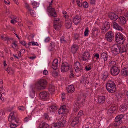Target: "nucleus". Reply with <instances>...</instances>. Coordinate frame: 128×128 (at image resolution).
Returning <instances> with one entry per match:
<instances>
[{
	"instance_id": "f257e3e1",
	"label": "nucleus",
	"mask_w": 128,
	"mask_h": 128,
	"mask_svg": "<svg viewBox=\"0 0 128 128\" xmlns=\"http://www.w3.org/2000/svg\"><path fill=\"white\" fill-rule=\"evenodd\" d=\"M106 88L108 92L114 93L116 89V85L113 81L110 80L106 84Z\"/></svg>"
},
{
	"instance_id": "f03ea898",
	"label": "nucleus",
	"mask_w": 128,
	"mask_h": 128,
	"mask_svg": "<svg viewBox=\"0 0 128 128\" xmlns=\"http://www.w3.org/2000/svg\"><path fill=\"white\" fill-rule=\"evenodd\" d=\"M47 84L46 80L45 79H40L35 84L36 87L38 90L45 89Z\"/></svg>"
},
{
	"instance_id": "7ed1b4c3",
	"label": "nucleus",
	"mask_w": 128,
	"mask_h": 128,
	"mask_svg": "<svg viewBox=\"0 0 128 128\" xmlns=\"http://www.w3.org/2000/svg\"><path fill=\"white\" fill-rule=\"evenodd\" d=\"M115 41L118 44H122L124 43V37L122 34L118 33L116 34Z\"/></svg>"
},
{
	"instance_id": "20e7f679",
	"label": "nucleus",
	"mask_w": 128,
	"mask_h": 128,
	"mask_svg": "<svg viewBox=\"0 0 128 128\" xmlns=\"http://www.w3.org/2000/svg\"><path fill=\"white\" fill-rule=\"evenodd\" d=\"M70 68V65L68 63L66 62H62L61 66V71L62 72H67Z\"/></svg>"
},
{
	"instance_id": "39448f33",
	"label": "nucleus",
	"mask_w": 128,
	"mask_h": 128,
	"mask_svg": "<svg viewBox=\"0 0 128 128\" xmlns=\"http://www.w3.org/2000/svg\"><path fill=\"white\" fill-rule=\"evenodd\" d=\"M66 121L64 119L53 124L51 128H59L60 127H63L64 126Z\"/></svg>"
},
{
	"instance_id": "423d86ee",
	"label": "nucleus",
	"mask_w": 128,
	"mask_h": 128,
	"mask_svg": "<svg viewBox=\"0 0 128 128\" xmlns=\"http://www.w3.org/2000/svg\"><path fill=\"white\" fill-rule=\"evenodd\" d=\"M121 46L118 44H114L112 48L113 53L116 54H119L121 52Z\"/></svg>"
},
{
	"instance_id": "0eeeda50",
	"label": "nucleus",
	"mask_w": 128,
	"mask_h": 128,
	"mask_svg": "<svg viewBox=\"0 0 128 128\" xmlns=\"http://www.w3.org/2000/svg\"><path fill=\"white\" fill-rule=\"evenodd\" d=\"M111 74L114 76L118 75L120 71V68L117 66H113L112 67L110 70Z\"/></svg>"
},
{
	"instance_id": "6e6552de",
	"label": "nucleus",
	"mask_w": 128,
	"mask_h": 128,
	"mask_svg": "<svg viewBox=\"0 0 128 128\" xmlns=\"http://www.w3.org/2000/svg\"><path fill=\"white\" fill-rule=\"evenodd\" d=\"M124 115L120 114L116 116L114 119V122L119 123V124H121L122 122L124 119Z\"/></svg>"
},
{
	"instance_id": "1a4fd4ad",
	"label": "nucleus",
	"mask_w": 128,
	"mask_h": 128,
	"mask_svg": "<svg viewBox=\"0 0 128 128\" xmlns=\"http://www.w3.org/2000/svg\"><path fill=\"white\" fill-rule=\"evenodd\" d=\"M108 17L114 22L116 21L119 18L118 16L114 12L110 13L108 15Z\"/></svg>"
},
{
	"instance_id": "9d476101",
	"label": "nucleus",
	"mask_w": 128,
	"mask_h": 128,
	"mask_svg": "<svg viewBox=\"0 0 128 128\" xmlns=\"http://www.w3.org/2000/svg\"><path fill=\"white\" fill-rule=\"evenodd\" d=\"M81 118H78L76 116L73 119L71 122V125L74 127L76 126H78V124L80 122Z\"/></svg>"
},
{
	"instance_id": "9b49d317",
	"label": "nucleus",
	"mask_w": 128,
	"mask_h": 128,
	"mask_svg": "<svg viewBox=\"0 0 128 128\" xmlns=\"http://www.w3.org/2000/svg\"><path fill=\"white\" fill-rule=\"evenodd\" d=\"M106 38L108 41L111 42L114 37V33L112 32H109L106 34Z\"/></svg>"
},
{
	"instance_id": "f8f14e48",
	"label": "nucleus",
	"mask_w": 128,
	"mask_h": 128,
	"mask_svg": "<svg viewBox=\"0 0 128 128\" xmlns=\"http://www.w3.org/2000/svg\"><path fill=\"white\" fill-rule=\"evenodd\" d=\"M47 11L51 16H52L54 17H56L57 16V14L56 12L55 9L54 8H48Z\"/></svg>"
},
{
	"instance_id": "ddd939ff",
	"label": "nucleus",
	"mask_w": 128,
	"mask_h": 128,
	"mask_svg": "<svg viewBox=\"0 0 128 128\" xmlns=\"http://www.w3.org/2000/svg\"><path fill=\"white\" fill-rule=\"evenodd\" d=\"M58 64V60L57 59H54L52 62V68L54 70L57 69Z\"/></svg>"
},
{
	"instance_id": "4468645a",
	"label": "nucleus",
	"mask_w": 128,
	"mask_h": 128,
	"mask_svg": "<svg viewBox=\"0 0 128 128\" xmlns=\"http://www.w3.org/2000/svg\"><path fill=\"white\" fill-rule=\"evenodd\" d=\"M78 47L76 44H73L72 45L71 48V52L74 54L76 53L78 50Z\"/></svg>"
},
{
	"instance_id": "2eb2a0df",
	"label": "nucleus",
	"mask_w": 128,
	"mask_h": 128,
	"mask_svg": "<svg viewBox=\"0 0 128 128\" xmlns=\"http://www.w3.org/2000/svg\"><path fill=\"white\" fill-rule=\"evenodd\" d=\"M67 92L69 93H72L74 92L75 88L73 85H68L66 88Z\"/></svg>"
},
{
	"instance_id": "dca6fc26",
	"label": "nucleus",
	"mask_w": 128,
	"mask_h": 128,
	"mask_svg": "<svg viewBox=\"0 0 128 128\" xmlns=\"http://www.w3.org/2000/svg\"><path fill=\"white\" fill-rule=\"evenodd\" d=\"M10 116L11 118V120H14L16 122H18L17 120L18 118L16 116V113H14V112H11L10 114Z\"/></svg>"
},
{
	"instance_id": "f3484780",
	"label": "nucleus",
	"mask_w": 128,
	"mask_h": 128,
	"mask_svg": "<svg viewBox=\"0 0 128 128\" xmlns=\"http://www.w3.org/2000/svg\"><path fill=\"white\" fill-rule=\"evenodd\" d=\"M74 23L76 25H77L80 21V17L76 15L73 17Z\"/></svg>"
},
{
	"instance_id": "a211bd4d",
	"label": "nucleus",
	"mask_w": 128,
	"mask_h": 128,
	"mask_svg": "<svg viewBox=\"0 0 128 128\" xmlns=\"http://www.w3.org/2000/svg\"><path fill=\"white\" fill-rule=\"evenodd\" d=\"M113 27L116 30L120 31L123 30V28L118 24L116 22H114L113 23Z\"/></svg>"
},
{
	"instance_id": "6ab92c4d",
	"label": "nucleus",
	"mask_w": 128,
	"mask_h": 128,
	"mask_svg": "<svg viewBox=\"0 0 128 128\" xmlns=\"http://www.w3.org/2000/svg\"><path fill=\"white\" fill-rule=\"evenodd\" d=\"M80 102H77L75 103L74 106L73 111L74 112H76L79 110L80 107L79 106Z\"/></svg>"
},
{
	"instance_id": "aec40b11",
	"label": "nucleus",
	"mask_w": 128,
	"mask_h": 128,
	"mask_svg": "<svg viewBox=\"0 0 128 128\" xmlns=\"http://www.w3.org/2000/svg\"><path fill=\"white\" fill-rule=\"evenodd\" d=\"M49 108L50 112L53 113H54L56 110L57 108L56 105H52L50 106Z\"/></svg>"
},
{
	"instance_id": "412c9836",
	"label": "nucleus",
	"mask_w": 128,
	"mask_h": 128,
	"mask_svg": "<svg viewBox=\"0 0 128 128\" xmlns=\"http://www.w3.org/2000/svg\"><path fill=\"white\" fill-rule=\"evenodd\" d=\"M82 34H80L76 33L74 34L73 36L74 40V41L76 40H79L80 38H82Z\"/></svg>"
},
{
	"instance_id": "4be33fe9",
	"label": "nucleus",
	"mask_w": 128,
	"mask_h": 128,
	"mask_svg": "<svg viewBox=\"0 0 128 128\" xmlns=\"http://www.w3.org/2000/svg\"><path fill=\"white\" fill-rule=\"evenodd\" d=\"M106 99V97L104 96H99L98 98V102L100 104H102L104 103Z\"/></svg>"
},
{
	"instance_id": "5701e85b",
	"label": "nucleus",
	"mask_w": 128,
	"mask_h": 128,
	"mask_svg": "<svg viewBox=\"0 0 128 128\" xmlns=\"http://www.w3.org/2000/svg\"><path fill=\"white\" fill-rule=\"evenodd\" d=\"M121 74L124 76H127L128 75V69L127 68H124L121 71Z\"/></svg>"
},
{
	"instance_id": "b1692460",
	"label": "nucleus",
	"mask_w": 128,
	"mask_h": 128,
	"mask_svg": "<svg viewBox=\"0 0 128 128\" xmlns=\"http://www.w3.org/2000/svg\"><path fill=\"white\" fill-rule=\"evenodd\" d=\"M126 48V47L124 46H121L120 49L121 52L120 53L121 54L123 53L124 54L126 55L127 52Z\"/></svg>"
},
{
	"instance_id": "393cba45",
	"label": "nucleus",
	"mask_w": 128,
	"mask_h": 128,
	"mask_svg": "<svg viewBox=\"0 0 128 128\" xmlns=\"http://www.w3.org/2000/svg\"><path fill=\"white\" fill-rule=\"evenodd\" d=\"M66 27L67 29L70 28L72 26V22L70 19L66 20L65 22Z\"/></svg>"
},
{
	"instance_id": "a878e982",
	"label": "nucleus",
	"mask_w": 128,
	"mask_h": 128,
	"mask_svg": "<svg viewBox=\"0 0 128 128\" xmlns=\"http://www.w3.org/2000/svg\"><path fill=\"white\" fill-rule=\"evenodd\" d=\"M47 93L46 91L43 92L40 94V97L42 99L45 98L47 96Z\"/></svg>"
},
{
	"instance_id": "bb28decb",
	"label": "nucleus",
	"mask_w": 128,
	"mask_h": 128,
	"mask_svg": "<svg viewBox=\"0 0 128 128\" xmlns=\"http://www.w3.org/2000/svg\"><path fill=\"white\" fill-rule=\"evenodd\" d=\"M48 90L51 94H52L55 91V87L52 85L49 86Z\"/></svg>"
},
{
	"instance_id": "cd10ccee",
	"label": "nucleus",
	"mask_w": 128,
	"mask_h": 128,
	"mask_svg": "<svg viewBox=\"0 0 128 128\" xmlns=\"http://www.w3.org/2000/svg\"><path fill=\"white\" fill-rule=\"evenodd\" d=\"M67 40V38H65V36H62L60 39V43L63 44L68 42Z\"/></svg>"
},
{
	"instance_id": "c85d7f7f",
	"label": "nucleus",
	"mask_w": 128,
	"mask_h": 128,
	"mask_svg": "<svg viewBox=\"0 0 128 128\" xmlns=\"http://www.w3.org/2000/svg\"><path fill=\"white\" fill-rule=\"evenodd\" d=\"M61 24L60 23H58V24H54V29L56 30H58L60 29L61 28Z\"/></svg>"
},
{
	"instance_id": "c756f323",
	"label": "nucleus",
	"mask_w": 128,
	"mask_h": 128,
	"mask_svg": "<svg viewBox=\"0 0 128 128\" xmlns=\"http://www.w3.org/2000/svg\"><path fill=\"white\" fill-rule=\"evenodd\" d=\"M82 56L86 57L88 59V60H90V53L88 52H84L83 53Z\"/></svg>"
},
{
	"instance_id": "7c9ffc66",
	"label": "nucleus",
	"mask_w": 128,
	"mask_h": 128,
	"mask_svg": "<svg viewBox=\"0 0 128 128\" xmlns=\"http://www.w3.org/2000/svg\"><path fill=\"white\" fill-rule=\"evenodd\" d=\"M121 22L123 24H125L126 22V19L123 16H120L119 17Z\"/></svg>"
},
{
	"instance_id": "2f4dec72",
	"label": "nucleus",
	"mask_w": 128,
	"mask_h": 128,
	"mask_svg": "<svg viewBox=\"0 0 128 128\" xmlns=\"http://www.w3.org/2000/svg\"><path fill=\"white\" fill-rule=\"evenodd\" d=\"M55 45L56 44L54 42H52L50 43L49 48H51L50 50V51H52L54 50Z\"/></svg>"
},
{
	"instance_id": "473e14b6",
	"label": "nucleus",
	"mask_w": 128,
	"mask_h": 128,
	"mask_svg": "<svg viewBox=\"0 0 128 128\" xmlns=\"http://www.w3.org/2000/svg\"><path fill=\"white\" fill-rule=\"evenodd\" d=\"M101 58H103L104 61H106L107 60L108 56L106 53L105 52H103L101 55Z\"/></svg>"
},
{
	"instance_id": "72a5a7b5",
	"label": "nucleus",
	"mask_w": 128,
	"mask_h": 128,
	"mask_svg": "<svg viewBox=\"0 0 128 128\" xmlns=\"http://www.w3.org/2000/svg\"><path fill=\"white\" fill-rule=\"evenodd\" d=\"M39 128H49V125L46 123H42L39 125Z\"/></svg>"
},
{
	"instance_id": "f704fd0d",
	"label": "nucleus",
	"mask_w": 128,
	"mask_h": 128,
	"mask_svg": "<svg viewBox=\"0 0 128 128\" xmlns=\"http://www.w3.org/2000/svg\"><path fill=\"white\" fill-rule=\"evenodd\" d=\"M102 27L108 30L110 28V25L109 22H105L104 24Z\"/></svg>"
},
{
	"instance_id": "c9c22d12",
	"label": "nucleus",
	"mask_w": 128,
	"mask_h": 128,
	"mask_svg": "<svg viewBox=\"0 0 128 128\" xmlns=\"http://www.w3.org/2000/svg\"><path fill=\"white\" fill-rule=\"evenodd\" d=\"M127 106L126 105L124 104L122 105L121 107H120V110L122 112H123L126 110L127 109Z\"/></svg>"
},
{
	"instance_id": "e433bc0d",
	"label": "nucleus",
	"mask_w": 128,
	"mask_h": 128,
	"mask_svg": "<svg viewBox=\"0 0 128 128\" xmlns=\"http://www.w3.org/2000/svg\"><path fill=\"white\" fill-rule=\"evenodd\" d=\"M83 70V67L81 66H80L79 67H78L76 68H75V71L76 72H82Z\"/></svg>"
},
{
	"instance_id": "4c0bfd02",
	"label": "nucleus",
	"mask_w": 128,
	"mask_h": 128,
	"mask_svg": "<svg viewBox=\"0 0 128 128\" xmlns=\"http://www.w3.org/2000/svg\"><path fill=\"white\" fill-rule=\"evenodd\" d=\"M4 89L3 88V82L2 80H0V92H4Z\"/></svg>"
},
{
	"instance_id": "58836bf2",
	"label": "nucleus",
	"mask_w": 128,
	"mask_h": 128,
	"mask_svg": "<svg viewBox=\"0 0 128 128\" xmlns=\"http://www.w3.org/2000/svg\"><path fill=\"white\" fill-rule=\"evenodd\" d=\"M102 80L104 81L106 79L108 78V73L107 72H104L102 74Z\"/></svg>"
},
{
	"instance_id": "ea45409f",
	"label": "nucleus",
	"mask_w": 128,
	"mask_h": 128,
	"mask_svg": "<svg viewBox=\"0 0 128 128\" xmlns=\"http://www.w3.org/2000/svg\"><path fill=\"white\" fill-rule=\"evenodd\" d=\"M32 4L34 8H36L39 6L38 3L34 1L32 2Z\"/></svg>"
},
{
	"instance_id": "a19ab883",
	"label": "nucleus",
	"mask_w": 128,
	"mask_h": 128,
	"mask_svg": "<svg viewBox=\"0 0 128 128\" xmlns=\"http://www.w3.org/2000/svg\"><path fill=\"white\" fill-rule=\"evenodd\" d=\"M116 62L114 61H112L110 62L109 66H110L112 68L113 66H115L114 65H116Z\"/></svg>"
},
{
	"instance_id": "79ce46f5",
	"label": "nucleus",
	"mask_w": 128,
	"mask_h": 128,
	"mask_svg": "<svg viewBox=\"0 0 128 128\" xmlns=\"http://www.w3.org/2000/svg\"><path fill=\"white\" fill-rule=\"evenodd\" d=\"M74 66L75 68H76L78 67H80V66H81L80 64L78 61H76V62H75Z\"/></svg>"
},
{
	"instance_id": "37998d69",
	"label": "nucleus",
	"mask_w": 128,
	"mask_h": 128,
	"mask_svg": "<svg viewBox=\"0 0 128 128\" xmlns=\"http://www.w3.org/2000/svg\"><path fill=\"white\" fill-rule=\"evenodd\" d=\"M82 0H77L76 3L78 6L80 7H82Z\"/></svg>"
},
{
	"instance_id": "c03bdc74",
	"label": "nucleus",
	"mask_w": 128,
	"mask_h": 128,
	"mask_svg": "<svg viewBox=\"0 0 128 128\" xmlns=\"http://www.w3.org/2000/svg\"><path fill=\"white\" fill-rule=\"evenodd\" d=\"M89 30L88 28H86L84 32V35L85 36H88V35Z\"/></svg>"
},
{
	"instance_id": "a18cd8bd",
	"label": "nucleus",
	"mask_w": 128,
	"mask_h": 128,
	"mask_svg": "<svg viewBox=\"0 0 128 128\" xmlns=\"http://www.w3.org/2000/svg\"><path fill=\"white\" fill-rule=\"evenodd\" d=\"M114 112L112 111L111 109H110V108L108 110L107 114L109 116H110L112 115Z\"/></svg>"
},
{
	"instance_id": "49530a36",
	"label": "nucleus",
	"mask_w": 128,
	"mask_h": 128,
	"mask_svg": "<svg viewBox=\"0 0 128 128\" xmlns=\"http://www.w3.org/2000/svg\"><path fill=\"white\" fill-rule=\"evenodd\" d=\"M33 11L32 10L31 11H28L27 13L28 14H29L30 13V14L32 16V17H34L36 16V14L34 13L33 12Z\"/></svg>"
},
{
	"instance_id": "de8ad7c7",
	"label": "nucleus",
	"mask_w": 128,
	"mask_h": 128,
	"mask_svg": "<svg viewBox=\"0 0 128 128\" xmlns=\"http://www.w3.org/2000/svg\"><path fill=\"white\" fill-rule=\"evenodd\" d=\"M52 76L54 77H56L58 76V73L56 72L55 70L53 71L52 72Z\"/></svg>"
},
{
	"instance_id": "09e8293b",
	"label": "nucleus",
	"mask_w": 128,
	"mask_h": 128,
	"mask_svg": "<svg viewBox=\"0 0 128 128\" xmlns=\"http://www.w3.org/2000/svg\"><path fill=\"white\" fill-rule=\"evenodd\" d=\"M63 14H64V16L65 18H68L69 17V15L68 14L67 12L65 11H63Z\"/></svg>"
},
{
	"instance_id": "8fccbe9b",
	"label": "nucleus",
	"mask_w": 128,
	"mask_h": 128,
	"mask_svg": "<svg viewBox=\"0 0 128 128\" xmlns=\"http://www.w3.org/2000/svg\"><path fill=\"white\" fill-rule=\"evenodd\" d=\"M54 24H58V23H60V19L58 18H54Z\"/></svg>"
},
{
	"instance_id": "3c124183",
	"label": "nucleus",
	"mask_w": 128,
	"mask_h": 128,
	"mask_svg": "<svg viewBox=\"0 0 128 128\" xmlns=\"http://www.w3.org/2000/svg\"><path fill=\"white\" fill-rule=\"evenodd\" d=\"M123 16H125L126 18L128 20V12L126 11L123 13Z\"/></svg>"
},
{
	"instance_id": "603ef678",
	"label": "nucleus",
	"mask_w": 128,
	"mask_h": 128,
	"mask_svg": "<svg viewBox=\"0 0 128 128\" xmlns=\"http://www.w3.org/2000/svg\"><path fill=\"white\" fill-rule=\"evenodd\" d=\"M83 5V7L85 8H87L88 7V3L86 2H83L82 4Z\"/></svg>"
},
{
	"instance_id": "864d4df0",
	"label": "nucleus",
	"mask_w": 128,
	"mask_h": 128,
	"mask_svg": "<svg viewBox=\"0 0 128 128\" xmlns=\"http://www.w3.org/2000/svg\"><path fill=\"white\" fill-rule=\"evenodd\" d=\"M110 109H111L112 111L114 112L116 110V106L115 105H113L110 108Z\"/></svg>"
},
{
	"instance_id": "5fc2aeb1",
	"label": "nucleus",
	"mask_w": 128,
	"mask_h": 128,
	"mask_svg": "<svg viewBox=\"0 0 128 128\" xmlns=\"http://www.w3.org/2000/svg\"><path fill=\"white\" fill-rule=\"evenodd\" d=\"M17 125L13 123H11L10 126L11 128H15L17 127Z\"/></svg>"
},
{
	"instance_id": "6e6d98bb",
	"label": "nucleus",
	"mask_w": 128,
	"mask_h": 128,
	"mask_svg": "<svg viewBox=\"0 0 128 128\" xmlns=\"http://www.w3.org/2000/svg\"><path fill=\"white\" fill-rule=\"evenodd\" d=\"M83 114V112L82 110H81L80 111L78 115L76 116L78 117L79 118H80V117Z\"/></svg>"
},
{
	"instance_id": "4d7b16f0",
	"label": "nucleus",
	"mask_w": 128,
	"mask_h": 128,
	"mask_svg": "<svg viewBox=\"0 0 128 128\" xmlns=\"http://www.w3.org/2000/svg\"><path fill=\"white\" fill-rule=\"evenodd\" d=\"M61 108V110L65 113V110H66V106L65 105H63L62 106H61L60 108Z\"/></svg>"
},
{
	"instance_id": "13d9d810",
	"label": "nucleus",
	"mask_w": 128,
	"mask_h": 128,
	"mask_svg": "<svg viewBox=\"0 0 128 128\" xmlns=\"http://www.w3.org/2000/svg\"><path fill=\"white\" fill-rule=\"evenodd\" d=\"M25 4V7L27 8L28 11H31L32 10L31 8H30L29 5L28 4L26 3Z\"/></svg>"
},
{
	"instance_id": "bf43d9fd",
	"label": "nucleus",
	"mask_w": 128,
	"mask_h": 128,
	"mask_svg": "<svg viewBox=\"0 0 128 128\" xmlns=\"http://www.w3.org/2000/svg\"><path fill=\"white\" fill-rule=\"evenodd\" d=\"M90 3L91 5L94 6L96 4V0H90Z\"/></svg>"
},
{
	"instance_id": "052dcab7",
	"label": "nucleus",
	"mask_w": 128,
	"mask_h": 128,
	"mask_svg": "<svg viewBox=\"0 0 128 128\" xmlns=\"http://www.w3.org/2000/svg\"><path fill=\"white\" fill-rule=\"evenodd\" d=\"M90 65L91 64H89L88 66H87L85 67V69L86 71H88L91 70Z\"/></svg>"
},
{
	"instance_id": "680f3d73",
	"label": "nucleus",
	"mask_w": 128,
	"mask_h": 128,
	"mask_svg": "<svg viewBox=\"0 0 128 128\" xmlns=\"http://www.w3.org/2000/svg\"><path fill=\"white\" fill-rule=\"evenodd\" d=\"M70 78H72L74 76V74L72 73V69H70Z\"/></svg>"
},
{
	"instance_id": "e2e57ef3",
	"label": "nucleus",
	"mask_w": 128,
	"mask_h": 128,
	"mask_svg": "<svg viewBox=\"0 0 128 128\" xmlns=\"http://www.w3.org/2000/svg\"><path fill=\"white\" fill-rule=\"evenodd\" d=\"M15 42V41H14V42L12 43L11 44V46L13 48H14L13 47V45H14V46H15V47H17L18 48V45L16 44Z\"/></svg>"
},
{
	"instance_id": "0e129e2a",
	"label": "nucleus",
	"mask_w": 128,
	"mask_h": 128,
	"mask_svg": "<svg viewBox=\"0 0 128 128\" xmlns=\"http://www.w3.org/2000/svg\"><path fill=\"white\" fill-rule=\"evenodd\" d=\"M61 108H60L58 110V113L59 114H65L64 112L62 110Z\"/></svg>"
},
{
	"instance_id": "69168bd1",
	"label": "nucleus",
	"mask_w": 128,
	"mask_h": 128,
	"mask_svg": "<svg viewBox=\"0 0 128 128\" xmlns=\"http://www.w3.org/2000/svg\"><path fill=\"white\" fill-rule=\"evenodd\" d=\"M44 116L45 119L48 120L49 118L48 115L47 114H45L44 115Z\"/></svg>"
},
{
	"instance_id": "338daca9",
	"label": "nucleus",
	"mask_w": 128,
	"mask_h": 128,
	"mask_svg": "<svg viewBox=\"0 0 128 128\" xmlns=\"http://www.w3.org/2000/svg\"><path fill=\"white\" fill-rule=\"evenodd\" d=\"M102 32L104 34H105V33L108 30L107 29H106L103 27H102Z\"/></svg>"
},
{
	"instance_id": "774afa93",
	"label": "nucleus",
	"mask_w": 128,
	"mask_h": 128,
	"mask_svg": "<svg viewBox=\"0 0 128 128\" xmlns=\"http://www.w3.org/2000/svg\"><path fill=\"white\" fill-rule=\"evenodd\" d=\"M19 110L23 111L24 110V108L23 106H21L18 107Z\"/></svg>"
}]
</instances>
